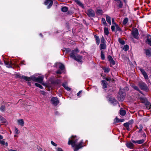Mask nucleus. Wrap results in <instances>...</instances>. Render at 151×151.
I'll list each match as a JSON object with an SVG mask.
<instances>
[{"mask_svg": "<svg viewBox=\"0 0 151 151\" xmlns=\"http://www.w3.org/2000/svg\"><path fill=\"white\" fill-rule=\"evenodd\" d=\"M101 44L100 45V50H101V58L102 60H104V54L103 51L102 50L104 49V37L102 36L101 38Z\"/></svg>", "mask_w": 151, "mask_h": 151, "instance_id": "4", "label": "nucleus"}, {"mask_svg": "<svg viewBox=\"0 0 151 151\" xmlns=\"http://www.w3.org/2000/svg\"><path fill=\"white\" fill-rule=\"evenodd\" d=\"M4 64L6 65V67L8 68H12V65H13L12 62H9L4 60Z\"/></svg>", "mask_w": 151, "mask_h": 151, "instance_id": "11", "label": "nucleus"}, {"mask_svg": "<svg viewBox=\"0 0 151 151\" xmlns=\"http://www.w3.org/2000/svg\"><path fill=\"white\" fill-rule=\"evenodd\" d=\"M129 49V46L127 45H125L124 46L123 49L125 51Z\"/></svg>", "mask_w": 151, "mask_h": 151, "instance_id": "38", "label": "nucleus"}, {"mask_svg": "<svg viewBox=\"0 0 151 151\" xmlns=\"http://www.w3.org/2000/svg\"><path fill=\"white\" fill-rule=\"evenodd\" d=\"M120 114L122 116H124L126 114V111L125 110H124L123 109L121 108L120 110Z\"/></svg>", "mask_w": 151, "mask_h": 151, "instance_id": "24", "label": "nucleus"}, {"mask_svg": "<svg viewBox=\"0 0 151 151\" xmlns=\"http://www.w3.org/2000/svg\"><path fill=\"white\" fill-rule=\"evenodd\" d=\"M5 109V106L4 105H1L0 108V110L2 112H4Z\"/></svg>", "mask_w": 151, "mask_h": 151, "instance_id": "37", "label": "nucleus"}, {"mask_svg": "<svg viewBox=\"0 0 151 151\" xmlns=\"http://www.w3.org/2000/svg\"><path fill=\"white\" fill-rule=\"evenodd\" d=\"M115 26L116 29L117 31H121V29L120 28V27L117 24H116Z\"/></svg>", "mask_w": 151, "mask_h": 151, "instance_id": "41", "label": "nucleus"}, {"mask_svg": "<svg viewBox=\"0 0 151 151\" xmlns=\"http://www.w3.org/2000/svg\"><path fill=\"white\" fill-rule=\"evenodd\" d=\"M65 88L66 90H67L68 91H70L71 90V89L68 86H67V87H65Z\"/></svg>", "mask_w": 151, "mask_h": 151, "instance_id": "50", "label": "nucleus"}, {"mask_svg": "<svg viewBox=\"0 0 151 151\" xmlns=\"http://www.w3.org/2000/svg\"><path fill=\"white\" fill-rule=\"evenodd\" d=\"M17 123L19 125H21V126H23L24 124V120L22 119L18 120Z\"/></svg>", "mask_w": 151, "mask_h": 151, "instance_id": "22", "label": "nucleus"}, {"mask_svg": "<svg viewBox=\"0 0 151 151\" xmlns=\"http://www.w3.org/2000/svg\"><path fill=\"white\" fill-rule=\"evenodd\" d=\"M129 123H128V122L125 123L123 124L124 126L126 128V127L128 128V127H129Z\"/></svg>", "mask_w": 151, "mask_h": 151, "instance_id": "42", "label": "nucleus"}, {"mask_svg": "<svg viewBox=\"0 0 151 151\" xmlns=\"http://www.w3.org/2000/svg\"><path fill=\"white\" fill-rule=\"evenodd\" d=\"M44 78L43 76H39L37 78L36 82L41 83L43 80Z\"/></svg>", "mask_w": 151, "mask_h": 151, "instance_id": "17", "label": "nucleus"}, {"mask_svg": "<svg viewBox=\"0 0 151 151\" xmlns=\"http://www.w3.org/2000/svg\"><path fill=\"white\" fill-rule=\"evenodd\" d=\"M58 151H63L62 149L60 148H58Z\"/></svg>", "mask_w": 151, "mask_h": 151, "instance_id": "59", "label": "nucleus"}, {"mask_svg": "<svg viewBox=\"0 0 151 151\" xmlns=\"http://www.w3.org/2000/svg\"><path fill=\"white\" fill-rule=\"evenodd\" d=\"M139 128L140 129H142L143 128L142 126V124H140L139 125Z\"/></svg>", "mask_w": 151, "mask_h": 151, "instance_id": "58", "label": "nucleus"}, {"mask_svg": "<svg viewBox=\"0 0 151 151\" xmlns=\"http://www.w3.org/2000/svg\"><path fill=\"white\" fill-rule=\"evenodd\" d=\"M147 42H148V44L151 46V37L150 35L147 36Z\"/></svg>", "mask_w": 151, "mask_h": 151, "instance_id": "27", "label": "nucleus"}, {"mask_svg": "<svg viewBox=\"0 0 151 151\" xmlns=\"http://www.w3.org/2000/svg\"><path fill=\"white\" fill-rule=\"evenodd\" d=\"M94 36L96 41V44L98 45L99 44L100 42V40L99 37L98 36L94 35Z\"/></svg>", "mask_w": 151, "mask_h": 151, "instance_id": "18", "label": "nucleus"}, {"mask_svg": "<svg viewBox=\"0 0 151 151\" xmlns=\"http://www.w3.org/2000/svg\"><path fill=\"white\" fill-rule=\"evenodd\" d=\"M25 62L23 60V61H22L21 63V64H24V65H25V64L24 63Z\"/></svg>", "mask_w": 151, "mask_h": 151, "instance_id": "63", "label": "nucleus"}, {"mask_svg": "<svg viewBox=\"0 0 151 151\" xmlns=\"http://www.w3.org/2000/svg\"><path fill=\"white\" fill-rule=\"evenodd\" d=\"M62 86L64 88H65V87L67 86L66 84L64 83H63L62 84Z\"/></svg>", "mask_w": 151, "mask_h": 151, "instance_id": "56", "label": "nucleus"}, {"mask_svg": "<svg viewBox=\"0 0 151 151\" xmlns=\"http://www.w3.org/2000/svg\"><path fill=\"white\" fill-rule=\"evenodd\" d=\"M127 147L130 148H133L134 147V144L131 142H127L126 144Z\"/></svg>", "mask_w": 151, "mask_h": 151, "instance_id": "19", "label": "nucleus"}, {"mask_svg": "<svg viewBox=\"0 0 151 151\" xmlns=\"http://www.w3.org/2000/svg\"><path fill=\"white\" fill-rule=\"evenodd\" d=\"M110 69L109 67H104V73H108L109 72Z\"/></svg>", "mask_w": 151, "mask_h": 151, "instance_id": "34", "label": "nucleus"}, {"mask_svg": "<svg viewBox=\"0 0 151 151\" xmlns=\"http://www.w3.org/2000/svg\"><path fill=\"white\" fill-rule=\"evenodd\" d=\"M27 84H28V86H31V83L29 82V81H28Z\"/></svg>", "mask_w": 151, "mask_h": 151, "instance_id": "62", "label": "nucleus"}, {"mask_svg": "<svg viewBox=\"0 0 151 151\" xmlns=\"http://www.w3.org/2000/svg\"><path fill=\"white\" fill-rule=\"evenodd\" d=\"M138 85L141 90L147 92L148 91V88L147 85L142 81H139Z\"/></svg>", "mask_w": 151, "mask_h": 151, "instance_id": "3", "label": "nucleus"}, {"mask_svg": "<svg viewBox=\"0 0 151 151\" xmlns=\"http://www.w3.org/2000/svg\"><path fill=\"white\" fill-rule=\"evenodd\" d=\"M15 133L16 134H18L19 133V130L17 128H15Z\"/></svg>", "mask_w": 151, "mask_h": 151, "instance_id": "48", "label": "nucleus"}, {"mask_svg": "<svg viewBox=\"0 0 151 151\" xmlns=\"http://www.w3.org/2000/svg\"><path fill=\"white\" fill-rule=\"evenodd\" d=\"M118 41L120 44L122 45L124 44L125 43L124 41L120 38L118 39Z\"/></svg>", "mask_w": 151, "mask_h": 151, "instance_id": "28", "label": "nucleus"}, {"mask_svg": "<svg viewBox=\"0 0 151 151\" xmlns=\"http://www.w3.org/2000/svg\"><path fill=\"white\" fill-rule=\"evenodd\" d=\"M51 101L52 104L55 106L57 105L59 103L58 99L56 97H52Z\"/></svg>", "mask_w": 151, "mask_h": 151, "instance_id": "8", "label": "nucleus"}, {"mask_svg": "<svg viewBox=\"0 0 151 151\" xmlns=\"http://www.w3.org/2000/svg\"><path fill=\"white\" fill-rule=\"evenodd\" d=\"M51 143L54 146L56 147L57 146V144L55 143L53 141H51Z\"/></svg>", "mask_w": 151, "mask_h": 151, "instance_id": "47", "label": "nucleus"}, {"mask_svg": "<svg viewBox=\"0 0 151 151\" xmlns=\"http://www.w3.org/2000/svg\"><path fill=\"white\" fill-rule=\"evenodd\" d=\"M115 120L116 121V122H119V119H118V118H116L115 119Z\"/></svg>", "mask_w": 151, "mask_h": 151, "instance_id": "61", "label": "nucleus"}, {"mask_svg": "<svg viewBox=\"0 0 151 151\" xmlns=\"http://www.w3.org/2000/svg\"><path fill=\"white\" fill-rule=\"evenodd\" d=\"M37 78L34 76H32L30 77L27 76V80L26 81H29L32 80L35 82H36Z\"/></svg>", "mask_w": 151, "mask_h": 151, "instance_id": "10", "label": "nucleus"}, {"mask_svg": "<svg viewBox=\"0 0 151 151\" xmlns=\"http://www.w3.org/2000/svg\"><path fill=\"white\" fill-rule=\"evenodd\" d=\"M109 33L108 29L107 28H104V34L106 35H108Z\"/></svg>", "mask_w": 151, "mask_h": 151, "instance_id": "33", "label": "nucleus"}, {"mask_svg": "<svg viewBox=\"0 0 151 151\" xmlns=\"http://www.w3.org/2000/svg\"><path fill=\"white\" fill-rule=\"evenodd\" d=\"M144 50L147 56L149 57L151 56V52L150 49H147L145 50Z\"/></svg>", "mask_w": 151, "mask_h": 151, "instance_id": "20", "label": "nucleus"}, {"mask_svg": "<svg viewBox=\"0 0 151 151\" xmlns=\"http://www.w3.org/2000/svg\"><path fill=\"white\" fill-rule=\"evenodd\" d=\"M132 87L134 89L138 91L142 95H144L142 92L139 90V89L137 86H136L135 85L133 84L132 85Z\"/></svg>", "mask_w": 151, "mask_h": 151, "instance_id": "21", "label": "nucleus"}, {"mask_svg": "<svg viewBox=\"0 0 151 151\" xmlns=\"http://www.w3.org/2000/svg\"><path fill=\"white\" fill-rule=\"evenodd\" d=\"M5 141L4 140H0V143L3 145H5Z\"/></svg>", "mask_w": 151, "mask_h": 151, "instance_id": "49", "label": "nucleus"}, {"mask_svg": "<svg viewBox=\"0 0 151 151\" xmlns=\"http://www.w3.org/2000/svg\"><path fill=\"white\" fill-rule=\"evenodd\" d=\"M66 53H68V52L71 51V50L69 48H65Z\"/></svg>", "mask_w": 151, "mask_h": 151, "instance_id": "43", "label": "nucleus"}, {"mask_svg": "<svg viewBox=\"0 0 151 151\" xmlns=\"http://www.w3.org/2000/svg\"><path fill=\"white\" fill-rule=\"evenodd\" d=\"M53 4V1L52 0H46L44 2V4L46 5L49 4L47 6V8L48 9H49L51 8Z\"/></svg>", "mask_w": 151, "mask_h": 151, "instance_id": "7", "label": "nucleus"}, {"mask_svg": "<svg viewBox=\"0 0 151 151\" xmlns=\"http://www.w3.org/2000/svg\"><path fill=\"white\" fill-rule=\"evenodd\" d=\"M79 52L78 49L77 47H76L74 50L71 51L70 54V57L76 61L78 63L82 64L83 62L82 60L83 57L79 55H77Z\"/></svg>", "mask_w": 151, "mask_h": 151, "instance_id": "2", "label": "nucleus"}, {"mask_svg": "<svg viewBox=\"0 0 151 151\" xmlns=\"http://www.w3.org/2000/svg\"><path fill=\"white\" fill-rule=\"evenodd\" d=\"M102 12V10L100 9H98L96 12V14H97L100 15Z\"/></svg>", "mask_w": 151, "mask_h": 151, "instance_id": "36", "label": "nucleus"}, {"mask_svg": "<svg viewBox=\"0 0 151 151\" xmlns=\"http://www.w3.org/2000/svg\"><path fill=\"white\" fill-rule=\"evenodd\" d=\"M140 100L142 103H144L146 101V99L145 98H140Z\"/></svg>", "mask_w": 151, "mask_h": 151, "instance_id": "40", "label": "nucleus"}, {"mask_svg": "<svg viewBox=\"0 0 151 151\" xmlns=\"http://www.w3.org/2000/svg\"><path fill=\"white\" fill-rule=\"evenodd\" d=\"M124 90H126V91H128L129 90V89L127 87H126L124 88Z\"/></svg>", "mask_w": 151, "mask_h": 151, "instance_id": "60", "label": "nucleus"}, {"mask_svg": "<svg viewBox=\"0 0 151 151\" xmlns=\"http://www.w3.org/2000/svg\"><path fill=\"white\" fill-rule=\"evenodd\" d=\"M110 101H111V102L112 103H114L116 102V100L115 99H110Z\"/></svg>", "mask_w": 151, "mask_h": 151, "instance_id": "44", "label": "nucleus"}, {"mask_svg": "<svg viewBox=\"0 0 151 151\" xmlns=\"http://www.w3.org/2000/svg\"><path fill=\"white\" fill-rule=\"evenodd\" d=\"M85 13L89 17H94L95 14L93 11L91 9H88Z\"/></svg>", "mask_w": 151, "mask_h": 151, "instance_id": "9", "label": "nucleus"}, {"mask_svg": "<svg viewBox=\"0 0 151 151\" xmlns=\"http://www.w3.org/2000/svg\"><path fill=\"white\" fill-rule=\"evenodd\" d=\"M125 93L124 92H123L122 89H120L117 96V98L118 100L119 101H123L125 96Z\"/></svg>", "mask_w": 151, "mask_h": 151, "instance_id": "5", "label": "nucleus"}, {"mask_svg": "<svg viewBox=\"0 0 151 151\" xmlns=\"http://www.w3.org/2000/svg\"><path fill=\"white\" fill-rule=\"evenodd\" d=\"M56 73L57 74H61L62 73V72L60 70H58L56 71Z\"/></svg>", "mask_w": 151, "mask_h": 151, "instance_id": "55", "label": "nucleus"}, {"mask_svg": "<svg viewBox=\"0 0 151 151\" xmlns=\"http://www.w3.org/2000/svg\"><path fill=\"white\" fill-rule=\"evenodd\" d=\"M104 79L106 80L107 81H111V78L110 77L108 78H104Z\"/></svg>", "mask_w": 151, "mask_h": 151, "instance_id": "45", "label": "nucleus"}, {"mask_svg": "<svg viewBox=\"0 0 151 151\" xmlns=\"http://www.w3.org/2000/svg\"><path fill=\"white\" fill-rule=\"evenodd\" d=\"M114 19L113 18H112V24H116L114 22Z\"/></svg>", "mask_w": 151, "mask_h": 151, "instance_id": "57", "label": "nucleus"}, {"mask_svg": "<svg viewBox=\"0 0 151 151\" xmlns=\"http://www.w3.org/2000/svg\"><path fill=\"white\" fill-rule=\"evenodd\" d=\"M75 2L79 6L81 7L82 8H84V5L81 3L79 0H75Z\"/></svg>", "mask_w": 151, "mask_h": 151, "instance_id": "15", "label": "nucleus"}, {"mask_svg": "<svg viewBox=\"0 0 151 151\" xmlns=\"http://www.w3.org/2000/svg\"><path fill=\"white\" fill-rule=\"evenodd\" d=\"M117 4H118L117 5L118 9L122 8H123V4L121 0L117 2Z\"/></svg>", "mask_w": 151, "mask_h": 151, "instance_id": "23", "label": "nucleus"}, {"mask_svg": "<svg viewBox=\"0 0 151 151\" xmlns=\"http://www.w3.org/2000/svg\"><path fill=\"white\" fill-rule=\"evenodd\" d=\"M110 66L111 67L112 65H114L115 64V62L113 59L109 62Z\"/></svg>", "mask_w": 151, "mask_h": 151, "instance_id": "29", "label": "nucleus"}, {"mask_svg": "<svg viewBox=\"0 0 151 151\" xmlns=\"http://www.w3.org/2000/svg\"><path fill=\"white\" fill-rule=\"evenodd\" d=\"M82 91H80L77 94V95L78 97H80L79 95L80 93L82 92Z\"/></svg>", "mask_w": 151, "mask_h": 151, "instance_id": "54", "label": "nucleus"}, {"mask_svg": "<svg viewBox=\"0 0 151 151\" xmlns=\"http://www.w3.org/2000/svg\"><path fill=\"white\" fill-rule=\"evenodd\" d=\"M112 57L110 55H109L108 56V59L109 62L111 60L113 59Z\"/></svg>", "mask_w": 151, "mask_h": 151, "instance_id": "46", "label": "nucleus"}, {"mask_svg": "<svg viewBox=\"0 0 151 151\" xmlns=\"http://www.w3.org/2000/svg\"><path fill=\"white\" fill-rule=\"evenodd\" d=\"M132 142L134 143H135V144L137 143V144H140L143 143L144 142V141H145L143 139L137 140H136V141H135V140H132Z\"/></svg>", "mask_w": 151, "mask_h": 151, "instance_id": "14", "label": "nucleus"}, {"mask_svg": "<svg viewBox=\"0 0 151 151\" xmlns=\"http://www.w3.org/2000/svg\"><path fill=\"white\" fill-rule=\"evenodd\" d=\"M101 85L102 86V88L104 89V80H102L101 81Z\"/></svg>", "mask_w": 151, "mask_h": 151, "instance_id": "53", "label": "nucleus"}, {"mask_svg": "<svg viewBox=\"0 0 151 151\" xmlns=\"http://www.w3.org/2000/svg\"><path fill=\"white\" fill-rule=\"evenodd\" d=\"M132 34L134 37L137 39H138V31L137 28L134 29L132 32Z\"/></svg>", "mask_w": 151, "mask_h": 151, "instance_id": "6", "label": "nucleus"}, {"mask_svg": "<svg viewBox=\"0 0 151 151\" xmlns=\"http://www.w3.org/2000/svg\"><path fill=\"white\" fill-rule=\"evenodd\" d=\"M35 85L36 87H38L40 89H42L43 88V86L39 83H35Z\"/></svg>", "mask_w": 151, "mask_h": 151, "instance_id": "30", "label": "nucleus"}, {"mask_svg": "<svg viewBox=\"0 0 151 151\" xmlns=\"http://www.w3.org/2000/svg\"><path fill=\"white\" fill-rule=\"evenodd\" d=\"M51 82L52 84L58 85L60 83V81L59 79H57L55 80H52L51 81Z\"/></svg>", "mask_w": 151, "mask_h": 151, "instance_id": "16", "label": "nucleus"}, {"mask_svg": "<svg viewBox=\"0 0 151 151\" xmlns=\"http://www.w3.org/2000/svg\"><path fill=\"white\" fill-rule=\"evenodd\" d=\"M106 21L107 22L110 24L111 25V17L108 15H106Z\"/></svg>", "mask_w": 151, "mask_h": 151, "instance_id": "26", "label": "nucleus"}, {"mask_svg": "<svg viewBox=\"0 0 151 151\" xmlns=\"http://www.w3.org/2000/svg\"><path fill=\"white\" fill-rule=\"evenodd\" d=\"M15 77L17 78H19L20 79H23L25 80L26 81L27 80V76H25L24 75H22V76H20L19 74H16L15 75Z\"/></svg>", "mask_w": 151, "mask_h": 151, "instance_id": "12", "label": "nucleus"}, {"mask_svg": "<svg viewBox=\"0 0 151 151\" xmlns=\"http://www.w3.org/2000/svg\"><path fill=\"white\" fill-rule=\"evenodd\" d=\"M140 70L144 76L145 79H148V76L147 75V73L142 68H141L140 69Z\"/></svg>", "mask_w": 151, "mask_h": 151, "instance_id": "13", "label": "nucleus"}, {"mask_svg": "<svg viewBox=\"0 0 151 151\" xmlns=\"http://www.w3.org/2000/svg\"><path fill=\"white\" fill-rule=\"evenodd\" d=\"M146 106L147 108L148 109H150L151 107V105L150 104L149 102H147L146 104Z\"/></svg>", "mask_w": 151, "mask_h": 151, "instance_id": "39", "label": "nucleus"}, {"mask_svg": "<svg viewBox=\"0 0 151 151\" xmlns=\"http://www.w3.org/2000/svg\"><path fill=\"white\" fill-rule=\"evenodd\" d=\"M0 121H2V122H6V119L4 118L3 117L1 116L0 115Z\"/></svg>", "mask_w": 151, "mask_h": 151, "instance_id": "35", "label": "nucleus"}, {"mask_svg": "<svg viewBox=\"0 0 151 151\" xmlns=\"http://www.w3.org/2000/svg\"><path fill=\"white\" fill-rule=\"evenodd\" d=\"M59 68L62 70H63L65 68L64 65L61 63H60V65Z\"/></svg>", "mask_w": 151, "mask_h": 151, "instance_id": "31", "label": "nucleus"}, {"mask_svg": "<svg viewBox=\"0 0 151 151\" xmlns=\"http://www.w3.org/2000/svg\"><path fill=\"white\" fill-rule=\"evenodd\" d=\"M79 138L76 135H72L68 139V144L69 145H71L74 147V151H78L79 149L82 148L85 146L83 139L81 140L78 144H76Z\"/></svg>", "mask_w": 151, "mask_h": 151, "instance_id": "1", "label": "nucleus"}, {"mask_svg": "<svg viewBox=\"0 0 151 151\" xmlns=\"http://www.w3.org/2000/svg\"><path fill=\"white\" fill-rule=\"evenodd\" d=\"M39 35L40 37H43V35L41 33Z\"/></svg>", "mask_w": 151, "mask_h": 151, "instance_id": "64", "label": "nucleus"}, {"mask_svg": "<svg viewBox=\"0 0 151 151\" xmlns=\"http://www.w3.org/2000/svg\"><path fill=\"white\" fill-rule=\"evenodd\" d=\"M68 10V7L66 6H63V7H62L61 9V11L63 12H67Z\"/></svg>", "mask_w": 151, "mask_h": 151, "instance_id": "25", "label": "nucleus"}, {"mask_svg": "<svg viewBox=\"0 0 151 151\" xmlns=\"http://www.w3.org/2000/svg\"><path fill=\"white\" fill-rule=\"evenodd\" d=\"M58 4L57 1H55L54 2V5L56 7H57V5Z\"/></svg>", "mask_w": 151, "mask_h": 151, "instance_id": "51", "label": "nucleus"}, {"mask_svg": "<svg viewBox=\"0 0 151 151\" xmlns=\"http://www.w3.org/2000/svg\"><path fill=\"white\" fill-rule=\"evenodd\" d=\"M111 28L112 31H115V27L114 26H111Z\"/></svg>", "mask_w": 151, "mask_h": 151, "instance_id": "52", "label": "nucleus"}, {"mask_svg": "<svg viewBox=\"0 0 151 151\" xmlns=\"http://www.w3.org/2000/svg\"><path fill=\"white\" fill-rule=\"evenodd\" d=\"M128 21V19L126 17L124 18L123 21V24H126Z\"/></svg>", "mask_w": 151, "mask_h": 151, "instance_id": "32", "label": "nucleus"}]
</instances>
